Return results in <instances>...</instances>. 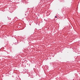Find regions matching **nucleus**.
I'll return each mask as SVG.
<instances>
[{"instance_id":"nucleus-1","label":"nucleus","mask_w":80,"mask_h":80,"mask_svg":"<svg viewBox=\"0 0 80 80\" xmlns=\"http://www.w3.org/2000/svg\"><path fill=\"white\" fill-rule=\"evenodd\" d=\"M55 17H56V18H57V16H55Z\"/></svg>"}]
</instances>
